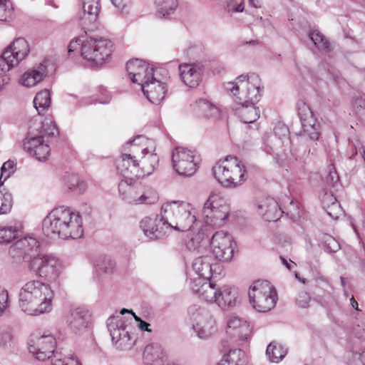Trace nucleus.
I'll return each instance as SVG.
<instances>
[{
  "label": "nucleus",
  "instance_id": "obj_6",
  "mask_svg": "<svg viewBox=\"0 0 365 365\" xmlns=\"http://www.w3.org/2000/svg\"><path fill=\"white\" fill-rule=\"evenodd\" d=\"M131 145V152L137 154L139 165L133 167L137 178L148 176L153 173L159 162V158L155 153V143L153 140L143 135H138L127 143Z\"/></svg>",
  "mask_w": 365,
  "mask_h": 365
},
{
  "label": "nucleus",
  "instance_id": "obj_36",
  "mask_svg": "<svg viewBox=\"0 0 365 365\" xmlns=\"http://www.w3.org/2000/svg\"><path fill=\"white\" fill-rule=\"evenodd\" d=\"M94 267L95 274L99 278V280H101L113 272L115 267V262L109 258L100 257L96 259Z\"/></svg>",
  "mask_w": 365,
  "mask_h": 365
},
{
  "label": "nucleus",
  "instance_id": "obj_59",
  "mask_svg": "<svg viewBox=\"0 0 365 365\" xmlns=\"http://www.w3.org/2000/svg\"><path fill=\"white\" fill-rule=\"evenodd\" d=\"M78 45H80V43H78L77 41H71L68 45V52L71 53V52L73 51L76 48V46Z\"/></svg>",
  "mask_w": 365,
  "mask_h": 365
},
{
  "label": "nucleus",
  "instance_id": "obj_56",
  "mask_svg": "<svg viewBox=\"0 0 365 365\" xmlns=\"http://www.w3.org/2000/svg\"><path fill=\"white\" fill-rule=\"evenodd\" d=\"M112 4L116 7L118 9L120 10L121 11H123L125 6V0H110Z\"/></svg>",
  "mask_w": 365,
  "mask_h": 365
},
{
  "label": "nucleus",
  "instance_id": "obj_46",
  "mask_svg": "<svg viewBox=\"0 0 365 365\" xmlns=\"http://www.w3.org/2000/svg\"><path fill=\"white\" fill-rule=\"evenodd\" d=\"M13 344L12 329L9 327L0 328V347L10 348Z\"/></svg>",
  "mask_w": 365,
  "mask_h": 365
},
{
  "label": "nucleus",
  "instance_id": "obj_25",
  "mask_svg": "<svg viewBox=\"0 0 365 365\" xmlns=\"http://www.w3.org/2000/svg\"><path fill=\"white\" fill-rule=\"evenodd\" d=\"M128 146L131 148L130 144L128 145L126 144L123 147L124 150H125L126 148ZM137 158V154H133L130 149V153H123L116 161V170L118 173L125 178H129L130 182L138 178L133 168V167H138L139 165Z\"/></svg>",
  "mask_w": 365,
  "mask_h": 365
},
{
  "label": "nucleus",
  "instance_id": "obj_18",
  "mask_svg": "<svg viewBox=\"0 0 365 365\" xmlns=\"http://www.w3.org/2000/svg\"><path fill=\"white\" fill-rule=\"evenodd\" d=\"M107 327L113 343L118 349H130L134 345L135 339L130 335L129 327L123 317L116 315L109 317Z\"/></svg>",
  "mask_w": 365,
  "mask_h": 365
},
{
  "label": "nucleus",
  "instance_id": "obj_33",
  "mask_svg": "<svg viewBox=\"0 0 365 365\" xmlns=\"http://www.w3.org/2000/svg\"><path fill=\"white\" fill-rule=\"evenodd\" d=\"M194 113L207 119L217 120L220 118V110L205 99H199L190 105Z\"/></svg>",
  "mask_w": 365,
  "mask_h": 365
},
{
  "label": "nucleus",
  "instance_id": "obj_39",
  "mask_svg": "<svg viewBox=\"0 0 365 365\" xmlns=\"http://www.w3.org/2000/svg\"><path fill=\"white\" fill-rule=\"evenodd\" d=\"M33 128L37 129V133L38 135H42L43 138L45 136L52 137L58 134V128L56 125L51 118H46L41 123L31 125Z\"/></svg>",
  "mask_w": 365,
  "mask_h": 365
},
{
  "label": "nucleus",
  "instance_id": "obj_21",
  "mask_svg": "<svg viewBox=\"0 0 365 365\" xmlns=\"http://www.w3.org/2000/svg\"><path fill=\"white\" fill-rule=\"evenodd\" d=\"M37 129L30 126L26 137L24 140V150L39 161L46 160L49 154L50 148L45 143L42 135L37 133Z\"/></svg>",
  "mask_w": 365,
  "mask_h": 365
},
{
  "label": "nucleus",
  "instance_id": "obj_10",
  "mask_svg": "<svg viewBox=\"0 0 365 365\" xmlns=\"http://www.w3.org/2000/svg\"><path fill=\"white\" fill-rule=\"evenodd\" d=\"M230 211L227 200L220 192H212L204 204V222L212 227H221L225 224Z\"/></svg>",
  "mask_w": 365,
  "mask_h": 365
},
{
  "label": "nucleus",
  "instance_id": "obj_61",
  "mask_svg": "<svg viewBox=\"0 0 365 365\" xmlns=\"http://www.w3.org/2000/svg\"><path fill=\"white\" fill-rule=\"evenodd\" d=\"M244 10V5L243 4H238L234 9H233V11L234 12H242Z\"/></svg>",
  "mask_w": 365,
  "mask_h": 365
},
{
  "label": "nucleus",
  "instance_id": "obj_47",
  "mask_svg": "<svg viewBox=\"0 0 365 365\" xmlns=\"http://www.w3.org/2000/svg\"><path fill=\"white\" fill-rule=\"evenodd\" d=\"M133 180L130 182L129 178H125L121 180L118 185L119 192L123 196V197L128 202V197H132L134 193V189L132 186Z\"/></svg>",
  "mask_w": 365,
  "mask_h": 365
},
{
  "label": "nucleus",
  "instance_id": "obj_48",
  "mask_svg": "<svg viewBox=\"0 0 365 365\" xmlns=\"http://www.w3.org/2000/svg\"><path fill=\"white\" fill-rule=\"evenodd\" d=\"M352 109L365 125V99L361 97L356 98L352 103Z\"/></svg>",
  "mask_w": 365,
  "mask_h": 365
},
{
  "label": "nucleus",
  "instance_id": "obj_52",
  "mask_svg": "<svg viewBox=\"0 0 365 365\" xmlns=\"http://www.w3.org/2000/svg\"><path fill=\"white\" fill-rule=\"evenodd\" d=\"M9 306V292L0 286V317H1Z\"/></svg>",
  "mask_w": 365,
  "mask_h": 365
},
{
  "label": "nucleus",
  "instance_id": "obj_31",
  "mask_svg": "<svg viewBox=\"0 0 365 365\" xmlns=\"http://www.w3.org/2000/svg\"><path fill=\"white\" fill-rule=\"evenodd\" d=\"M143 358L145 365H165L169 361L162 346L158 343L148 344Z\"/></svg>",
  "mask_w": 365,
  "mask_h": 365
},
{
  "label": "nucleus",
  "instance_id": "obj_11",
  "mask_svg": "<svg viewBox=\"0 0 365 365\" xmlns=\"http://www.w3.org/2000/svg\"><path fill=\"white\" fill-rule=\"evenodd\" d=\"M41 242L36 237L26 236L22 237L9 249V257L12 264H20L25 262L30 267V263L42 254L40 252Z\"/></svg>",
  "mask_w": 365,
  "mask_h": 365
},
{
  "label": "nucleus",
  "instance_id": "obj_35",
  "mask_svg": "<svg viewBox=\"0 0 365 365\" xmlns=\"http://www.w3.org/2000/svg\"><path fill=\"white\" fill-rule=\"evenodd\" d=\"M246 353L240 349H231L217 365H247Z\"/></svg>",
  "mask_w": 365,
  "mask_h": 365
},
{
  "label": "nucleus",
  "instance_id": "obj_50",
  "mask_svg": "<svg viewBox=\"0 0 365 365\" xmlns=\"http://www.w3.org/2000/svg\"><path fill=\"white\" fill-rule=\"evenodd\" d=\"M52 365H81L77 357L74 356H67L64 358H58L57 355H54V360Z\"/></svg>",
  "mask_w": 365,
  "mask_h": 365
},
{
  "label": "nucleus",
  "instance_id": "obj_9",
  "mask_svg": "<svg viewBox=\"0 0 365 365\" xmlns=\"http://www.w3.org/2000/svg\"><path fill=\"white\" fill-rule=\"evenodd\" d=\"M249 299L253 309L266 312L275 307L278 297L276 289L269 282L257 280L250 287Z\"/></svg>",
  "mask_w": 365,
  "mask_h": 365
},
{
  "label": "nucleus",
  "instance_id": "obj_40",
  "mask_svg": "<svg viewBox=\"0 0 365 365\" xmlns=\"http://www.w3.org/2000/svg\"><path fill=\"white\" fill-rule=\"evenodd\" d=\"M34 106L39 115L46 109L48 108L51 104V97L48 90H43L36 93L34 100Z\"/></svg>",
  "mask_w": 365,
  "mask_h": 365
},
{
  "label": "nucleus",
  "instance_id": "obj_28",
  "mask_svg": "<svg viewBox=\"0 0 365 365\" xmlns=\"http://www.w3.org/2000/svg\"><path fill=\"white\" fill-rule=\"evenodd\" d=\"M66 322L68 327L74 333H80L87 328L88 312L80 307L71 309L66 315Z\"/></svg>",
  "mask_w": 365,
  "mask_h": 365
},
{
  "label": "nucleus",
  "instance_id": "obj_63",
  "mask_svg": "<svg viewBox=\"0 0 365 365\" xmlns=\"http://www.w3.org/2000/svg\"><path fill=\"white\" fill-rule=\"evenodd\" d=\"M280 258H281L282 264H284L287 269H290L291 268H290L289 263L284 258H283L282 257Z\"/></svg>",
  "mask_w": 365,
  "mask_h": 365
},
{
  "label": "nucleus",
  "instance_id": "obj_62",
  "mask_svg": "<svg viewBox=\"0 0 365 365\" xmlns=\"http://www.w3.org/2000/svg\"><path fill=\"white\" fill-rule=\"evenodd\" d=\"M351 305H352L353 308H354L355 309H358V303L354 299V297H352L351 298Z\"/></svg>",
  "mask_w": 365,
  "mask_h": 365
},
{
  "label": "nucleus",
  "instance_id": "obj_34",
  "mask_svg": "<svg viewBox=\"0 0 365 365\" xmlns=\"http://www.w3.org/2000/svg\"><path fill=\"white\" fill-rule=\"evenodd\" d=\"M83 14L80 17L83 26L94 23L99 13V0H82Z\"/></svg>",
  "mask_w": 365,
  "mask_h": 365
},
{
  "label": "nucleus",
  "instance_id": "obj_16",
  "mask_svg": "<svg viewBox=\"0 0 365 365\" xmlns=\"http://www.w3.org/2000/svg\"><path fill=\"white\" fill-rule=\"evenodd\" d=\"M30 48L23 38L15 39L0 56V70L6 72L17 66L29 55Z\"/></svg>",
  "mask_w": 365,
  "mask_h": 365
},
{
  "label": "nucleus",
  "instance_id": "obj_19",
  "mask_svg": "<svg viewBox=\"0 0 365 365\" xmlns=\"http://www.w3.org/2000/svg\"><path fill=\"white\" fill-rule=\"evenodd\" d=\"M211 253L215 259L230 262L234 254L236 244L230 234L223 231L216 232L211 240Z\"/></svg>",
  "mask_w": 365,
  "mask_h": 365
},
{
  "label": "nucleus",
  "instance_id": "obj_15",
  "mask_svg": "<svg viewBox=\"0 0 365 365\" xmlns=\"http://www.w3.org/2000/svg\"><path fill=\"white\" fill-rule=\"evenodd\" d=\"M29 270L49 282L57 280L62 271L61 261L50 254H41L30 263Z\"/></svg>",
  "mask_w": 365,
  "mask_h": 365
},
{
  "label": "nucleus",
  "instance_id": "obj_32",
  "mask_svg": "<svg viewBox=\"0 0 365 365\" xmlns=\"http://www.w3.org/2000/svg\"><path fill=\"white\" fill-rule=\"evenodd\" d=\"M47 75V66L45 62L26 71L20 78V83L26 87H32L41 82Z\"/></svg>",
  "mask_w": 365,
  "mask_h": 365
},
{
  "label": "nucleus",
  "instance_id": "obj_12",
  "mask_svg": "<svg viewBox=\"0 0 365 365\" xmlns=\"http://www.w3.org/2000/svg\"><path fill=\"white\" fill-rule=\"evenodd\" d=\"M289 128L284 124L277 123L273 133L263 137L264 150L266 153L282 158L287 155L290 148Z\"/></svg>",
  "mask_w": 365,
  "mask_h": 365
},
{
  "label": "nucleus",
  "instance_id": "obj_60",
  "mask_svg": "<svg viewBox=\"0 0 365 365\" xmlns=\"http://www.w3.org/2000/svg\"><path fill=\"white\" fill-rule=\"evenodd\" d=\"M249 1L255 8H259L261 6L260 0H249Z\"/></svg>",
  "mask_w": 365,
  "mask_h": 365
},
{
  "label": "nucleus",
  "instance_id": "obj_8",
  "mask_svg": "<svg viewBox=\"0 0 365 365\" xmlns=\"http://www.w3.org/2000/svg\"><path fill=\"white\" fill-rule=\"evenodd\" d=\"M113 51V44L100 36L87 37L81 41V55L83 59L98 66L106 63Z\"/></svg>",
  "mask_w": 365,
  "mask_h": 365
},
{
  "label": "nucleus",
  "instance_id": "obj_27",
  "mask_svg": "<svg viewBox=\"0 0 365 365\" xmlns=\"http://www.w3.org/2000/svg\"><path fill=\"white\" fill-rule=\"evenodd\" d=\"M257 210L266 221L275 222L279 220L283 211L277 202L272 197H267L258 200Z\"/></svg>",
  "mask_w": 365,
  "mask_h": 365
},
{
  "label": "nucleus",
  "instance_id": "obj_2",
  "mask_svg": "<svg viewBox=\"0 0 365 365\" xmlns=\"http://www.w3.org/2000/svg\"><path fill=\"white\" fill-rule=\"evenodd\" d=\"M54 292L49 284L39 279L26 282L19 293V307L24 314L38 317L53 310Z\"/></svg>",
  "mask_w": 365,
  "mask_h": 365
},
{
  "label": "nucleus",
  "instance_id": "obj_51",
  "mask_svg": "<svg viewBox=\"0 0 365 365\" xmlns=\"http://www.w3.org/2000/svg\"><path fill=\"white\" fill-rule=\"evenodd\" d=\"M11 12V3L8 0H0V21H6Z\"/></svg>",
  "mask_w": 365,
  "mask_h": 365
},
{
  "label": "nucleus",
  "instance_id": "obj_23",
  "mask_svg": "<svg viewBox=\"0 0 365 365\" xmlns=\"http://www.w3.org/2000/svg\"><path fill=\"white\" fill-rule=\"evenodd\" d=\"M126 70L132 82L140 86L156 76L157 72L149 64L138 58L128 61Z\"/></svg>",
  "mask_w": 365,
  "mask_h": 365
},
{
  "label": "nucleus",
  "instance_id": "obj_4",
  "mask_svg": "<svg viewBox=\"0 0 365 365\" xmlns=\"http://www.w3.org/2000/svg\"><path fill=\"white\" fill-rule=\"evenodd\" d=\"M191 289L202 300L215 303L223 309L233 307L237 303L238 291L230 285L217 286L212 282L197 279L192 282Z\"/></svg>",
  "mask_w": 365,
  "mask_h": 365
},
{
  "label": "nucleus",
  "instance_id": "obj_24",
  "mask_svg": "<svg viewBox=\"0 0 365 365\" xmlns=\"http://www.w3.org/2000/svg\"><path fill=\"white\" fill-rule=\"evenodd\" d=\"M140 228L145 236L150 240L161 239L167 235L169 230L165 220H163L162 210L160 216L144 217L140 221Z\"/></svg>",
  "mask_w": 365,
  "mask_h": 365
},
{
  "label": "nucleus",
  "instance_id": "obj_22",
  "mask_svg": "<svg viewBox=\"0 0 365 365\" xmlns=\"http://www.w3.org/2000/svg\"><path fill=\"white\" fill-rule=\"evenodd\" d=\"M192 268L198 276L197 279H202L203 282H211L210 279L220 275L222 270V266L213 262L212 257L208 255L196 258L192 263ZM195 280L197 279H194L192 282Z\"/></svg>",
  "mask_w": 365,
  "mask_h": 365
},
{
  "label": "nucleus",
  "instance_id": "obj_38",
  "mask_svg": "<svg viewBox=\"0 0 365 365\" xmlns=\"http://www.w3.org/2000/svg\"><path fill=\"white\" fill-rule=\"evenodd\" d=\"M287 353V349L282 344L276 341L271 342L267 348L266 355L269 360L273 363L282 361Z\"/></svg>",
  "mask_w": 365,
  "mask_h": 365
},
{
  "label": "nucleus",
  "instance_id": "obj_49",
  "mask_svg": "<svg viewBox=\"0 0 365 365\" xmlns=\"http://www.w3.org/2000/svg\"><path fill=\"white\" fill-rule=\"evenodd\" d=\"M68 188L70 190L83 192L86 189V184L85 182L80 180L76 176L71 175L68 176Z\"/></svg>",
  "mask_w": 365,
  "mask_h": 365
},
{
  "label": "nucleus",
  "instance_id": "obj_20",
  "mask_svg": "<svg viewBox=\"0 0 365 365\" xmlns=\"http://www.w3.org/2000/svg\"><path fill=\"white\" fill-rule=\"evenodd\" d=\"M56 346V339L51 334H43L40 336L33 335L29 343V352L38 361H45L54 355L61 358L59 354L54 352ZM53 360L54 358L52 361Z\"/></svg>",
  "mask_w": 365,
  "mask_h": 365
},
{
  "label": "nucleus",
  "instance_id": "obj_42",
  "mask_svg": "<svg viewBox=\"0 0 365 365\" xmlns=\"http://www.w3.org/2000/svg\"><path fill=\"white\" fill-rule=\"evenodd\" d=\"M309 38L319 49L325 52H329L331 51L329 41L319 31H313L310 32Z\"/></svg>",
  "mask_w": 365,
  "mask_h": 365
},
{
  "label": "nucleus",
  "instance_id": "obj_45",
  "mask_svg": "<svg viewBox=\"0 0 365 365\" xmlns=\"http://www.w3.org/2000/svg\"><path fill=\"white\" fill-rule=\"evenodd\" d=\"M325 183L329 188H336L339 185V177L334 166L331 164L327 167Z\"/></svg>",
  "mask_w": 365,
  "mask_h": 365
},
{
  "label": "nucleus",
  "instance_id": "obj_41",
  "mask_svg": "<svg viewBox=\"0 0 365 365\" xmlns=\"http://www.w3.org/2000/svg\"><path fill=\"white\" fill-rule=\"evenodd\" d=\"M157 11L163 16L174 13L178 6V0H154Z\"/></svg>",
  "mask_w": 365,
  "mask_h": 365
},
{
  "label": "nucleus",
  "instance_id": "obj_64",
  "mask_svg": "<svg viewBox=\"0 0 365 365\" xmlns=\"http://www.w3.org/2000/svg\"><path fill=\"white\" fill-rule=\"evenodd\" d=\"M130 314L133 316V317H134V319H135V320L136 322H139V323H140V321H142V319H141L139 317H138V316H137V315H136V314L133 312V310H132V309H130Z\"/></svg>",
  "mask_w": 365,
  "mask_h": 365
},
{
  "label": "nucleus",
  "instance_id": "obj_43",
  "mask_svg": "<svg viewBox=\"0 0 365 365\" xmlns=\"http://www.w3.org/2000/svg\"><path fill=\"white\" fill-rule=\"evenodd\" d=\"M129 203L134 204H154L158 200V195L155 192H146L142 194L138 198L135 197H128Z\"/></svg>",
  "mask_w": 365,
  "mask_h": 365
},
{
  "label": "nucleus",
  "instance_id": "obj_3",
  "mask_svg": "<svg viewBox=\"0 0 365 365\" xmlns=\"http://www.w3.org/2000/svg\"><path fill=\"white\" fill-rule=\"evenodd\" d=\"M42 230L50 238L78 239L83 235L82 217L79 212L58 207L44 218Z\"/></svg>",
  "mask_w": 365,
  "mask_h": 365
},
{
  "label": "nucleus",
  "instance_id": "obj_30",
  "mask_svg": "<svg viewBox=\"0 0 365 365\" xmlns=\"http://www.w3.org/2000/svg\"><path fill=\"white\" fill-rule=\"evenodd\" d=\"M182 81L190 88H195L202 80V71L198 65L184 63L179 66Z\"/></svg>",
  "mask_w": 365,
  "mask_h": 365
},
{
  "label": "nucleus",
  "instance_id": "obj_1",
  "mask_svg": "<svg viewBox=\"0 0 365 365\" xmlns=\"http://www.w3.org/2000/svg\"><path fill=\"white\" fill-rule=\"evenodd\" d=\"M227 91H230L238 104L236 114L244 123H252L257 120L259 113L255 104L259 101L263 87L259 77L252 73L241 75L232 82L225 84Z\"/></svg>",
  "mask_w": 365,
  "mask_h": 365
},
{
  "label": "nucleus",
  "instance_id": "obj_13",
  "mask_svg": "<svg viewBox=\"0 0 365 365\" xmlns=\"http://www.w3.org/2000/svg\"><path fill=\"white\" fill-rule=\"evenodd\" d=\"M187 314L199 338L208 339L217 331L215 320L208 311L194 304L188 307Z\"/></svg>",
  "mask_w": 365,
  "mask_h": 365
},
{
  "label": "nucleus",
  "instance_id": "obj_14",
  "mask_svg": "<svg viewBox=\"0 0 365 365\" xmlns=\"http://www.w3.org/2000/svg\"><path fill=\"white\" fill-rule=\"evenodd\" d=\"M200 161V156L195 150L184 147H176L173 150V168L180 175L192 176L198 169Z\"/></svg>",
  "mask_w": 365,
  "mask_h": 365
},
{
  "label": "nucleus",
  "instance_id": "obj_29",
  "mask_svg": "<svg viewBox=\"0 0 365 365\" xmlns=\"http://www.w3.org/2000/svg\"><path fill=\"white\" fill-rule=\"evenodd\" d=\"M227 332L234 335L240 341H247L251 334V329L247 321L237 316H230L227 322Z\"/></svg>",
  "mask_w": 365,
  "mask_h": 365
},
{
  "label": "nucleus",
  "instance_id": "obj_44",
  "mask_svg": "<svg viewBox=\"0 0 365 365\" xmlns=\"http://www.w3.org/2000/svg\"><path fill=\"white\" fill-rule=\"evenodd\" d=\"M12 205V195L8 192L0 191V215L9 212Z\"/></svg>",
  "mask_w": 365,
  "mask_h": 365
},
{
  "label": "nucleus",
  "instance_id": "obj_26",
  "mask_svg": "<svg viewBox=\"0 0 365 365\" xmlns=\"http://www.w3.org/2000/svg\"><path fill=\"white\" fill-rule=\"evenodd\" d=\"M141 89L148 101L156 105L164 99L167 91L165 83L158 80L156 76L143 84Z\"/></svg>",
  "mask_w": 365,
  "mask_h": 365
},
{
  "label": "nucleus",
  "instance_id": "obj_54",
  "mask_svg": "<svg viewBox=\"0 0 365 365\" xmlns=\"http://www.w3.org/2000/svg\"><path fill=\"white\" fill-rule=\"evenodd\" d=\"M310 302V297L305 292H300L297 298V304L301 308H307Z\"/></svg>",
  "mask_w": 365,
  "mask_h": 365
},
{
  "label": "nucleus",
  "instance_id": "obj_58",
  "mask_svg": "<svg viewBox=\"0 0 365 365\" xmlns=\"http://www.w3.org/2000/svg\"><path fill=\"white\" fill-rule=\"evenodd\" d=\"M150 326V324L145 321H140V323H138V327H139L140 329L141 330H143V331H148V332H150L151 331V329L149 328Z\"/></svg>",
  "mask_w": 365,
  "mask_h": 365
},
{
  "label": "nucleus",
  "instance_id": "obj_7",
  "mask_svg": "<svg viewBox=\"0 0 365 365\" xmlns=\"http://www.w3.org/2000/svg\"><path fill=\"white\" fill-rule=\"evenodd\" d=\"M212 173L222 186L237 187L246 180L247 170L240 160L229 155L215 163L212 167Z\"/></svg>",
  "mask_w": 365,
  "mask_h": 365
},
{
  "label": "nucleus",
  "instance_id": "obj_55",
  "mask_svg": "<svg viewBox=\"0 0 365 365\" xmlns=\"http://www.w3.org/2000/svg\"><path fill=\"white\" fill-rule=\"evenodd\" d=\"M10 78L8 75L0 74V92L9 83Z\"/></svg>",
  "mask_w": 365,
  "mask_h": 365
},
{
  "label": "nucleus",
  "instance_id": "obj_57",
  "mask_svg": "<svg viewBox=\"0 0 365 365\" xmlns=\"http://www.w3.org/2000/svg\"><path fill=\"white\" fill-rule=\"evenodd\" d=\"M199 244H200V241L198 240V239H197L195 241V239L191 238L190 241H189L187 243V247L190 250H195L198 247Z\"/></svg>",
  "mask_w": 365,
  "mask_h": 365
},
{
  "label": "nucleus",
  "instance_id": "obj_5",
  "mask_svg": "<svg viewBox=\"0 0 365 365\" xmlns=\"http://www.w3.org/2000/svg\"><path fill=\"white\" fill-rule=\"evenodd\" d=\"M163 220H165L169 230L186 232L194 227L197 223L196 210L185 201H170L162 207Z\"/></svg>",
  "mask_w": 365,
  "mask_h": 365
},
{
  "label": "nucleus",
  "instance_id": "obj_53",
  "mask_svg": "<svg viewBox=\"0 0 365 365\" xmlns=\"http://www.w3.org/2000/svg\"><path fill=\"white\" fill-rule=\"evenodd\" d=\"M326 249L329 252H336L340 248L339 244L335 239L328 236L325 240Z\"/></svg>",
  "mask_w": 365,
  "mask_h": 365
},
{
  "label": "nucleus",
  "instance_id": "obj_37",
  "mask_svg": "<svg viewBox=\"0 0 365 365\" xmlns=\"http://www.w3.org/2000/svg\"><path fill=\"white\" fill-rule=\"evenodd\" d=\"M21 233L20 227L16 223L0 225V244H9Z\"/></svg>",
  "mask_w": 365,
  "mask_h": 365
},
{
  "label": "nucleus",
  "instance_id": "obj_17",
  "mask_svg": "<svg viewBox=\"0 0 365 365\" xmlns=\"http://www.w3.org/2000/svg\"><path fill=\"white\" fill-rule=\"evenodd\" d=\"M297 108L299 110V115L302 124V129L299 133V140L312 144L319 138L320 123L314 116L309 106L303 101L297 103Z\"/></svg>",
  "mask_w": 365,
  "mask_h": 365
}]
</instances>
